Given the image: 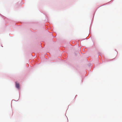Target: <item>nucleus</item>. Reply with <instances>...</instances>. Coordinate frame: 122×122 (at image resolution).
<instances>
[{"label":"nucleus","mask_w":122,"mask_h":122,"mask_svg":"<svg viewBox=\"0 0 122 122\" xmlns=\"http://www.w3.org/2000/svg\"><path fill=\"white\" fill-rule=\"evenodd\" d=\"M16 86L17 88H19V83H16Z\"/></svg>","instance_id":"obj_1"},{"label":"nucleus","mask_w":122,"mask_h":122,"mask_svg":"<svg viewBox=\"0 0 122 122\" xmlns=\"http://www.w3.org/2000/svg\"><path fill=\"white\" fill-rule=\"evenodd\" d=\"M2 47H3V46H2Z\"/></svg>","instance_id":"obj_2"}]
</instances>
